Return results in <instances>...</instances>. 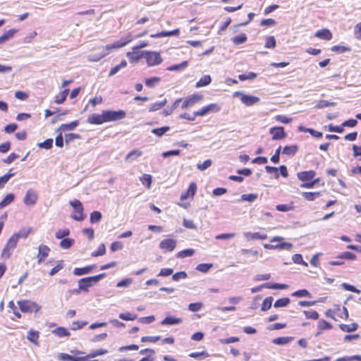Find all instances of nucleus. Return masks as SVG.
<instances>
[{"mask_svg": "<svg viewBox=\"0 0 361 361\" xmlns=\"http://www.w3.org/2000/svg\"><path fill=\"white\" fill-rule=\"evenodd\" d=\"M142 154V152L139 149H135L130 152L126 157V161L131 162L140 157Z\"/></svg>", "mask_w": 361, "mask_h": 361, "instance_id": "22", "label": "nucleus"}, {"mask_svg": "<svg viewBox=\"0 0 361 361\" xmlns=\"http://www.w3.org/2000/svg\"><path fill=\"white\" fill-rule=\"evenodd\" d=\"M102 215L100 212L94 211L90 214V222L92 224H95L99 222L102 219Z\"/></svg>", "mask_w": 361, "mask_h": 361, "instance_id": "45", "label": "nucleus"}, {"mask_svg": "<svg viewBox=\"0 0 361 361\" xmlns=\"http://www.w3.org/2000/svg\"><path fill=\"white\" fill-rule=\"evenodd\" d=\"M17 32L18 30L16 29H11L6 31L1 36H0V44H3L6 41L11 39Z\"/></svg>", "mask_w": 361, "mask_h": 361, "instance_id": "23", "label": "nucleus"}, {"mask_svg": "<svg viewBox=\"0 0 361 361\" xmlns=\"http://www.w3.org/2000/svg\"><path fill=\"white\" fill-rule=\"evenodd\" d=\"M146 51L133 50L126 54L127 57L132 63L137 62L140 59L145 57Z\"/></svg>", "mask_w": 361, "mask_h": 361, "instance_id": "12", "label": "nucleus"}, {"mask_svg": "<svg viewBox=\"0 0 361 361\" xmlns=\"http://www.w3.org/2000/svg\"><path fill=\"white\" fill-rule=\"evenodd\" d=\"M276 42L274 36H269L266 38L264 47L267 49H274L276 47Z\"/></svg>", "mask_w": 361, "mask_h": 361, "instance_id": "49", "label": "nucleus"}, {"mask_svg": "<svg viewBox=\"0 0 361 361\" xmlns=\"http://www.w3.org/2000/svg\"><path fill=\"white\" fill-rule=\"evenodd\" d=\"M18 240L16 236L12 235L7 241L4 248L3 249L1 256L3 258L8 259L16 248Z\"/></svg>", "mask_w": 361, "mask_h": 361, "instance_id": "5", "label": "nucleus"}, {"mask_svg": "<svg viewBox=\"0 0 361 361\" xmlns=\"http://www.w3.org/2000/svg\"><path fill=\"white\" fill-rule=\"evenodd\" d=\"M187 277H188V274L184 271L176 272L172 275V279L175 281H178L180 279H185Z\"/></svg>", "mask_w": 361, "mask_h": 361, "instance_id": "57", "label": "nucleus"}, {"mask_svg": "<svg viewBox=\"0 0 361 361\" xmlns=\"http://www.w3.org/2000/svg\"><path fill=\"white\" fill-rule=\"evenodd\" d=\"M290 302V300L288 298H282L274 302V307L276 308L286 307Z\"/></svg>", "mask_w": 361, "mask_h": 361, "instance_id": "34", "label": "nucleus"}, {"mask_svg": "<svg viewBox=\"0 0 361 361\" xmlns=\"http://www.w3.org/2000/svg\"><path fill=\"white\" fill-rule=\"evenodd\" d=\"M240 96V101L247 106H250L257 103L259 101V98L255 96L245 94L239 92L234 93V97Z\"/></svg>", "mask_w": 361, "mask_h": 361, "instance_id": "7", "label": "nucleus"}, {"mask_svg": "<svg viewBox=\"0 0 361 361\" xmlns=\"http://www.w3.org/2000/svg\"><path fill=\"white\" fill-rule=\"evenodd\" d=\"M37 146L39 147V148H42V149H49L52 147L53 146V139L51 138H49V139H47L45 140L44 142H39L37 144Z\"/></svg>", "mask_w": 361, "mask_h": 361, "instance_id": "48", "label": "nucleus"}, {"mask_svg": "<svg viewBox=\"0 0 361 361\" xmlns=\"http://www.w3.org/2000/svg\"><path fill=\"white\" fill-rule=\"evenodd\" d=\"M166 103L167 99L166 98L160 102H154L150 105L149 111H156L165 106Z\"/></svg>", "mask_w": 361, "mask_h": 361, "instance_id": "33", "label": "nucleus"}, {"mask_svg": "<svg viewBox=\"0 0 361 361\" xmlns=\"http://www.w3.org/2000/svg\"><path fill=\"white\" fill-rule=\"evenodd\" d=\"M298 150V147L296 145L290 146H285L282 153L288 156H294Z\"/></svg>", "mask_w": 361, "mask_h": 361, "instance_id": "26", "label": "nucleus"}, {"mask_svg": "<svg viewBox=\"0 0 361 361\" xmlns=\"http://www.w3.org/2000/svg\"><path fill=\"white\" fill-rule=\"evenodd\" d=\"M182 322V319L178 317H175L172 316H169L165 317L161 322V325H176L180 324Z\"/></svg>", "mask_w": 361, "mask_h": 361, "instance_id": "19", "label": "nucleus"}, {"mask_svg": "<svg viewBox=\"0 0 361 361\" xmlns=\"http://www.w3.org/2000/svg\"><path fill=\"white\" fill-rule=\"evenodd\" d=\"M169 130H170L169 126H163L161 128L152 129L151 132H152V133L156 135L158 137H161Z\"/></svg>", "mask_w": 361, "mask_h": 361, "instance_id": "36", "label": "nucleus"}, {"mask_svg": "<svg viewBox=\"0 0 361 361\" xmlns=\"http://www.w3.org/2000/svg\"><path fill=\"white\" fill-rule=\"evenodd\" d=\"M14 173H8L3 176L0 177V188H4V185L10 180L11 178L14 176Z\"/></svg>", "mask_w": 361, "mask_h": 361, "instance_id": "53", "label": "nucleus"}, {"mask_svg": "<svg viewBox=\"0 0 361 361\" xmlns=\"http://www.w3.org/2000/svg\"><path fill=\"white\" fill-rule=\"evenodd\" d=\"M104 118L103 112L101 114H93L88 117L87 121L91 124L100 125L106 122Z\"/></svg>", "mask_w": 361, "mask_h": 361, "instance_id": "15", "label": "nucleus"}, {"mask_svg": "<svg viewBox=\"0 0 361 361\" xmlns=\"http://www.w3.org/2000/svg\"><path fill=\"white\" fill-rule=\"evenodd\" d=\"M292 340H293V337L291 336L278 337L273 339L272 343L275 345H284Z\"/></svg>", "mask_w": 361, "mask_h": 361, "instance_id": "24", "label": "nucleus"}, {"mask_svg": "<svg viewBox=\"0 0 361 361\" xmlns=\"http://www.w3.org/2000/svg\"><path fill=\"white\" fill-rule=\"evenodd\" d=\"M179 33L180 30L178 29H176L171 31H162L161 32L152 34L150 35V37L153 38H161L163 37L177 36L179 35Z\"/></svg>", "mask_w": 361, "mask_h": 361, "instance_id": "18", "label": "nucleus"}, {"mask_svg": "<svg viewBox=\"0 0 361 361\" xmlns=\"http://www.w3.org/2000/svg\"><path fill=\"white\" fill-rule=\"evenodd\" d=\"M212 264L202 263L198 264L196 269L200 272L206 273L212 267Z\"/></svg>", "mask_w": 361, "mask_h": 361, "instance_id": "52", "label": "nucleus"}, {"mask_svg": "<svg viewBox=\"0 0 361 361\" xmlns=\"http://www.w3.org/2000/svg\"><path fill=\"white\" fill-rule=\"evenodd\" d=\"M145 58L146 59L148 66H157L162 62V59L159 53L157 51H146Z\"/></svg>", "mask_w": 361, "mask_h": 361, "instance_id": "6", "label": "nucleus"}, {"mask_svg": "<svg viewBox=\"0 0 361 361\" xmlns=\"http://www.w3.org/2000/svg\"><path fill=\"white\" fill-rule=\"evenodd\" d=\"M31 232V228L28 229H23L20 231L14 233L13 235L16 237V239L18 240L20 238H26L29 235Z\"/></svg>", "mask_w": 361, "mask_h": 361, "instance_id": "47", "label": "nucleus"}, {"mask_svg": "<svg viewBox=\"0 0 361 361\" xmlns=\"http://www.w3.org/2000/svg\"><path fill=\"white\" fill-rule=\"evenodd\" d=\"M272 302L273 298L271 296L266 298L262 304L261 310L267 311L269 310L272 305Z\"/></svg>", "mask_w": 361, "mask_h": 361, "instance_id": "42", "label": "nucleus"}, {"mask_svg": "<svg viewBox=\"0 0 361 361\" xmlns=\"http://www.w3.org/2000/svg\"><path fill=\"white\" fill-rule=\"evenodd\" d=\"M292 260L294 263L304 265L305 267H307L308 264L306 262H305L302 259V256L300 254H295L292 256Z\"/></svg>", "mask_w": 361, "mask_h": 361, "instance_id": "50", "label": "nucleus"}, {"mask_svg": "<svg viewBox=\"0 0 361 361\" xmlns=\"http://www.w3.org/2000/svg\"><path fill=\"white\" fill-rule=\"evenodd\" d=\"M59 359L61 361H96L90 360V356L75 357L66 353H60Z\"/></svg>", "mask_w": 361, "mask_h": 361, "instance_id": "11", "label": "nucleus"}, {"mask_svg": "<svg viewBox=\"0 0 361 361\" xmlns=\"http://www.w3.org/2000/svg\"><path fill=\"white\" fill-rule=\"evenodd\" d=\"M52 333L60 338L70 336V332L64 327H58L54 329Z\"/></svg>", "mask_w": 361, "mask_h": 361, "instance_id": "32", "label": "nucleus"}, {"mask_svg": "<svg viewBox=\"0 0 361 361\" xmlns=\"http://www.w3.org/2000/svg\"><path fill=\"white\" fill-rule=\"evenodd\" d=\"M18 304L21 312L25 313L37 312L41 308L36 302L30 300H19Z\"/></svg>", "mask_w": 361, "mask_h": 361, "instance_id": "3", "label": "nucleus"}, {"mask_svg": "<svg viewBox=\"0 0 361 361\" xmlns=\"http://www.w3.org/2000/svg\"><path fill=\"white\" fill-rule=\"evenodd\" d=\"M315 171L310 170L302 171L298 173V178L301 181H307L312 180L315 176Z\"/></svg>", "mask_w": 361, "mask_h": 361, "instance_id": "16", "label": "nucleus"}, {"mask_svg": "<svg viewBox=\"0 0 361 361\" xmlns=\"http://www.w3.org/2000/svg\"><path fill=\"white\" fill-rule=\"evenodd\" d=\"M75 240L72 238H63L60 242L59 245L63 249H69L74 243Z\"/></svg>", "mask_w": 361, "mask_h": 361, "instance_id": "39", "label": "nucleus"}, {"mask_svg": "<svg viewBox=\"0 0 361 361\" xmlns=\"http://www.w3.org/2000/svg\"><path fill=\"white\" fill-rule=\"evenodd\" d=\"M70 234V230L68 228L60 229L56 231L55 236L57 239H63Z\"/></svg>", "mask_w": 361, "mask_h": 361, "instance_id": "56", "label": "nucleus"}, {"mask_svg": "<svg viewBox=\"0 0 361 361\" xmlns=\"http://www.w3.org/2000/svg\"><path fill=\"white\" fill-rule=\"evenodd\" d=\"M70 205L73 208L75 214L71 215V218L75 221H81L85 219L84 214V207L82 202L78 200H74L69 202Z\"/></svg>", "mask_w": 361, "mask_h": 361, "instance_id": "2", "label": "nucleus"}, {"mask_svg": "<svg viewBox=\"0 0 361 361\" xmlns=\"http://www.w3.org/2000/svg\"><path fill=\"white\" fill-rule=\"evenodd\" d=\"M50 248L47 245H40L38 247L37 262L41 264L49 255Z\"/></svg>", "mask_w": 361, "mask_h": 361, "instance_id": "14", "label": "nucleus"}, {"mask_svg": "<svg viewBox=\"0 0 361 361\" xmlns=\"http://www.w3.org/2000/svg\"><path fill=\"white\" fill-rule=\"evenodd\" d=\"M203 307V303L202 302H194V303H190L189 305H188V310L190 311V312H198L200 311Z\"/></svg>", "mask_w": 361, "mask_h": 361, "instance_id": "60", "label": "nucleus"}, {"mask_svg": "<svg viewBox=\"0 0 361 361\" xmlns=\"http://www.w3.org/2000/svg\"><path fill=\"white\" fill-rule=\"evenodd\" d=\"M303 313L307 319H317L319 318L318 312L314 310H305Z\"/></svg>", "mask_w": 361, "mask_h": 361, "instance_id": "61", "label": "nucleus"}, {"mask_svg": "<svg viewBox=\"0 0 361 361\" xmlns=\"http://www.w3.org/2000/svg\"><path fill=\"white\" fill-rule=\"evenodd\" d=\"M118 317L121 319L126 320V321H133L137 318L136 314H132L130 312H126V313H121L118 315Z\"/></svg>", "mask_w": 361, "mask_h": 361, "instance_id": "54", "label": "nucleus"}, {"mask_svg": "<svg viewBox=\"0 0 361 361\" xmlns=\"http://www.w3.org/2000/svg\"><path fill=\"white\" fill-rule=\"evenodd\" d=\"M212 161L211 159L205 160L202 164H197V168L200 171H204L212 166Z\"/></svg>", "mask_w": 361, "mask_h": 361, "instance_id": "63", "label": "nucleus"}, {"mask_svg": "<svg viewBox=\"0 0 361 361\" xmlns=\"http://www.w3.org/2000/svg\"><path fill=\"white\" fill-rule=\"evenodd\" d=\"M126 112L123 110H106L103 111V116L106 122L119 121L126 117Z\"/></svg>", "mask_w": 361, "mask_h": 361, "instance_id": "4", "label": "nucleus"}, {"mask_svg": "<svg viewBox=\"0 0 361 361\" xmlns=\"http://www.w3.org/2000/svg\"><path fill=\"white\" fill-rule=\"evenodd\" d=\"M291 295L294 296V297H298V298H302V297L312 298V294L306 289H301V290L295 291L291 294Z\"/></svg>", "mask_w": 361, "mask_h": 361, "instance_id": "41", "label": "nucleus"}, {"mask_svg": "<svg viewBox=\"0 0 361 361\" xmlns=\"http://www.w3.org/2000/svg\"><path fill=\"white\" fill-rule=\"evenodd\" d=\"M106 276L105 273H102L96 276H88L85 278L80 279L78 283L79 286V289L88 292L89 288L93 286L94 284H96L98 281H99L101 279L104 278Z\"/></svg>", "mask_w": 361, "mask_h": 361, "instance_id": "1", "label": "nucleus"}, {"mask_svg": "<svg viewBox=\"0 0 361 361\" xmlns=\"http://www.w3.org/2000/svg\"><path fill=\"white\" fill-rule=\"evenodd\" d=\"M331 51L338 54H342L350 51V49L345 46L335 45L331 47Z\"/></svg>", "mask_w": 361, "mask_h": 361, "instance_id": "55", "label": "nucleus"}, {"mask_svg": "<svg viewBox=\"0 0 361 361\" xmlns=\"http://www.w3.org/2000/svg\"><path fill=\"white\" fill-rule=\"evenodd\" d=\"M188 61H185L180 64H176V65H172L171 66H169L167 68V70L170 71H180V70H183V69L185 68L188 66Z\"/></svg>", "mask_w": 361, "mask_h": 361, "instance_id": "43", "label": "nucleus"}, {"mask_svg": "<svg viewBox=\"0 0 361 361\" xmlns=\"http://www.w3.org/2000/svg\"><path fill=\"white\" fill-rule=\"evenodd\" d=\"M105 252H106L105 245H104V244H101L99 246L97 250H96L92 253V257L102 256L105 254Z\"/></svg>", "mask_w": 361, "mask_h": 361, "instance_id": "64", "label": "nucleus"}, {"mask_svg": "<svg viewBox=\"0 0 361 361\" xmlns=\"http://www.w3.org/2000/svg\"><path fill=\"white\" fill-rule=\"evenodd\" d=\"M243 235L247 238V240H249L250 239H252V240H257V239L264 240V239L267 238V234H262V233H260L259 232H256V233L245 232L243 233Z\"/></svg>", "mask_w": 361, "mask_h": 361, "instance_id": "20", "label": "nucleus"}, {"mask_svg": "<svg viewBox=\"0 0 361 361\" xmlns=\"http://www.w3.org/2000/svg\"><path fill=\"white\" fill-rule=\"evenodd\" d=\"M38 338H39V331H34L32 329L30 330L27 333V338L28 341L32 342L34 344H38Z\"/></svg>", "mask_w": 361, "mask_h": 361, "instance_id": "30", "label": "nucleus"}, {"mask_svg": "<svg viewBox=\"0 0 361 361\" xmlns=\"http://www.w3.org/2000/svg\"><path fill=\"white\" fill-rule=\"evenodd\" d=\"M270 134L272 135V140H279L286 137V133L284 131V128L282 126H276L269 129Z\"/></svg>", "mask_w": 361, "mask_h": 361, "instance_id": "10", "label": "nucleus"}, {"mask_svg": "<svg viewBox=\"0 0 361 361\" xmlns=\"http://www.w3.org/2000/svg\"><path fill=\"white\" fill-rule=\"evenodd\" d=\"M15 199V195L13 193L6 195L4 198L0 202V209L10 204Z\"/></svg>", "mask_w": 361, "mask_h": 361, "instance_id": "28", "label": "nucleus"}, {"mask_svg": "<svg viewBox=\"0 0 361 361\" xmlns=\"http://www.w3.org/2000/svg\"><path fill=\"white\" fill-rule=\"evenodd\" d=\"M195 250L193 249H185L177 253L176 257L178 258H185L187 257H191L194 255Z\"/></svg>", "mask_w": 361, "mask_h": 361, "instance_id": "40", "label": "nucleus"}, {"mask_svg": "<svg viewBox=\"0 0 361 361\" xmlns=\"http://www.w3.org/2000/svg\"><path fill=\"white\" fill-rule=\"evenodd\" d=\"M68 92H69V90L65 89L63 91L61 92L60 97L57 96L56 97L54 102L56 104H59L63 103L65 102V100L66 99Z\"/></svg>", "mask_w": 361, "mask_h": 361, "instance_id": "51", "label": "nucleus"}, {"mask_svg": "<svg viewBox=\"0 0 361 361\" xmlns=\"http://www.w3.org/2000/svg\"><path fill=\"white\" fill-rule=\"evenodd\" d=\"M177 241L173 238H167L161 240L159 243V248L165 252H172L176 246Z\"/></svg>", "mask_w": 361, "mask_h": 361, "instance_id": "9", "label": "nucleus"}, {"mask_svg": "<svg viewBox=\"0 0 361 361\" xmlns=\"http://www.w3.org/2000/svg\"><path fill=\"white\" fill-rule=\"evenodd\" d=\"M96 265H90L82 268H75L73 270V274L75 276H82L90 274Z\"/></svg>", "mask_w": 361, "mask_h": 361, "instance_id": "17", "label": "nucleus"}, {"mask_svg": "<svg viewBox=\"0 0 361 361\" xmlns=\"http://www.w3.org/2000/svg\"><path fill=\"white\" fill-rule=\"evenodd\" d=\"M79 138H80V135L79 134L73 133L65 134V142L66 144H68L73 141L74 140Z\"/></svg>", "mask_w": 361, "mask_h": 361, "instance_id": "58", "label": "nucleus"}, {"mask_svg": "<svg viewBox=\"0 0 361 361\" xmlns=\"http://www.w3.org/2000/svg\"><path fill=\"white\" fill-rule=\"evenodd\" d=\"M318 327L320 330H326V329H332V325L331 324H330L329 322L324 320V319H322L320 321H319L318 322Z\"/></svg>", "mask_w": 361, "mask_h": 361, "instance_id": "62", "label": "nucleus"}, {"mask_svg": "<svg viewBox=\"0 0 361 361\" xmlns=\"http://www.w3.org/2000/svg\"><path fill=\"white\" fill-rule=\"evenodd\" d=\"M247 35L245 33H242L239 35L235 36L233 38L232 41L235 44L239 45L245 43L247 41Z\"/></svg>", "mask_w": 361, "mask_h": 361, "instance_id": "38", "label": "nucleus"}, {"mask_svg": "<svg viewBox=\"0 0 361 361\" xmlns=\"http://www.w3.org/2000/svg\"><path fill=\"white\" fill-rule=\"evenodd\" d=\"M266 171L269 174H274L275 178H279V169L274 166H265Z\"/></svg>", "mask_w": 361, "mask_h": 361, "instance_id": "59", "label": "nucleus"}, {"mask_svg": "<svg viewBox=\"0 0 361 361\" xmlns=\"http://www.w3.org/2000/svg\"><path fill=\"white\" fill-rule=\"evenodd\" d=\"M161 81L159 77H152L145 80V85L149 87H154Z\"/></svg>", "mask_w": 361, "mask_h": 361, "instance_id": "44", "label": "nucleus"}, {"mask_svg": "<svg viewBox=\"0 0 361 361\" xmlns=\"http://www.w3.org/2000/svg\"><path fill=\"white\" fill-rule=\"evenodd\" d=\"M357 324H341L340 328L342 331L345 332H352L355 331L357 329Z\"/></svg>", "mask_w": 361, "mask_h": 361, "instance_id": "46", "label": "nucleus"}, {"mask_svg": "<svg viewBox=\"0 0 361 361\" xmlns=\"http://www.w3.org/2000/svg\"><path fill=\"white\" fill-rule=\"evenodd\" d=\"M38 195L36 191L32 189L27 190L23 202L27 206H33L36 204Z\"/></svg>", "mask_w": 361, "mask_h": 361, "instance_id": "8", "label": "nucleus"}, {"mask_svg": "<svg viewBox=\"0 0 361 361\" xmlns=\"http://www.w3.org/2000/svg\"><path fill=\"white\" fill-rule=\"evenodd\" d=\"M79 125L78 121H74L69 123L62 124L58 129L60 131L73 130Z\"/></svg>", "mask_w": 361, "mask_h": 361, "instance_id": "27", "label": "nucleus"}, {"mask_svg": "<svg viewBox=\"0 0 361 361\" xmlns=\"http://www.w3.org/2000/svg\"><path fill=\"white\" fill-rule=\"evenodd\" d=\"M185 99L188 101L189 107H191L194 106L196 103L202 100L203 99V96L202 94H196L187 97Z\"/></svg>", "mask_w": 361, "mask_h": 361, "instance_id": "25", "label": "nucleus"}, {"mask_svg": "<svg viewBox=\"0 0 361 361\" xmlns=\"http://www.w3.org/2000/svg\"><path fill=\"white\" fill-rule=\"evenodd\" d=\"M212 82V78L210 75H205L203 77H202L198 82H197L195 87L199 88L201 87H204L206 85H208Z\"/></svg>", "mask_w": 361, "mask_h": 361, "instance_id": "31", "label": "nucleus"}, {"mask_svg": "<svg viewBox=\"0 0 361 361\" xmlns=\"http://www.w3.org/2000/svg\"><path fill=\"white\" fill-rule=\"evenodd\" d=\"M197 191V185L195 183H191L189 185L188 189L187 191L183 192L181 193L180 200L183 201L185 200H187L188 198H192L194 195H195V192Z\"/></svg>", "mask_w": 361, "mask_h": 361, "instance_id": "13", "label": "nucleus"}, {"mask_svg": "<svg viewBox=\"0 0 361 361\" xmlns=\"http://www.w3.org/2000/svg\"><path fill=\"white\" fill-rule=\"evenodd\" d=\"M302 195L307 201H314L320 197L321 193L319 192H303Z\"/></svg>", "mask_w": 361, "mask_h": 361, "instance_id": "29", "label": "nucleus"}, {"mask_svg": "<svg viewBox=\"0 0 361 361\" xmlns=\"http://www.w3.org/2000/svg\"><path fill=\"white\" fill-rule=\"evenodd\" d=\"M258 197L256 193L243 194L240 196V201H247L249 202H255Z\"/></svg>", "mask_w": 361, "mask_h": 361, "instance_id": "35", "label": "nucleus"}, {"mask_svg": "<svg viewBox=\"0 0 361 361\" xmlns=\"http://www.w3.org/2000/svg\"><path fill=\"white\" fill-rule=\"evenodd\" d=\"M336 258L341 259L355 260L356 259V255L353 252L346 251L338 255Z\"/></svg>", "mask_w": 361, "mask_h": 361, "instance_id": "37", "label": "nucleus"}, {"mask_svg": "<svg viewBox=\"0 0 361 361\" xmlns=\"http://www.w3.org/2000/svg\"><path fill=\"white\" fill-rule=\"evenodd\" d=\"M314 36L325 40H330L332 38V34L328 29H322L318 30L315 33Z\"/></svg>", "mask_w": 361, "mask_h": 361, "instance_id": "21", "label": "nucleus"}]
</instances>
